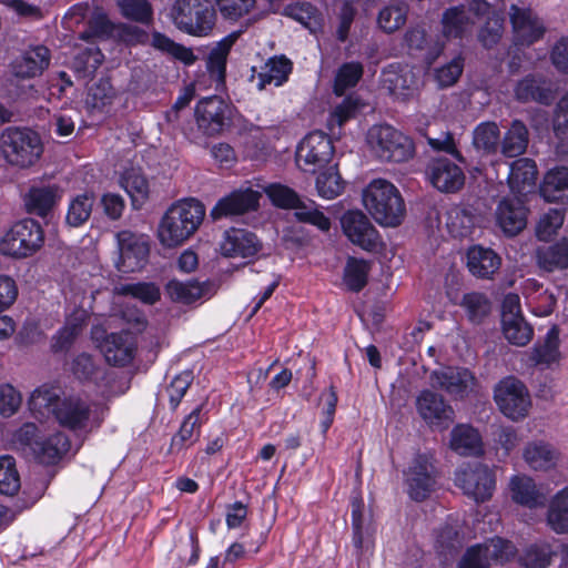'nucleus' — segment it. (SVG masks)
<instances>
[{"label":"nucleus","mask_w":568,"mask_h":568,"mask_svg":"<svg viewBox=\"0 0 568 568\" xmlns=\"http://www.w3.org/2000/svg\"><path fill=\"white\" fill-rule=\"evenodd\" d=\"M50 62L48 48L43 45L32 47L23 52L12 63V72L18 78H34L40 75Z\"/></svg>","instance_id":"nucleus-30"},{"label":"nucleus","mask_w":568,"mask_h":568,"mask_svg":"<svg viewBox=\"0 0 568 568\" xmlns=\"http://www.w3.org/2000/svg\"><path fill=\"white\" fill-rule=\"evenodd\" d=\"M151 45L156 50L168 53L186 65H191L195 61V55L190 48L175 43L173 40L160 32H154L152 34Z\"/></svg>","instance_id":"nucleus-50"},{"label":"nucleus","mask_w":568,"mask_h":568,"mask_svg":"<svg viewBox=\"0 0 568 568\" xmlns=\"http://www.w3.org/2000/svg\"><path fill=\"white\" fill-rule=\"evenodd\" d=\"M369 265L366 261L349 257L344 268L343 281L348 290L361 291L367 283Z\"/></svg>","instance_id":"nucleus-53"},{"label":"nucleus","mask_w":568,"mask_h":568,"mask_svg":"<svg viewBox=\"0 0 568 568\" xmlns=\"http://www.w3.org/2000/svg\"><path fill=\"white\" fill-rule=\"evenodd\" d=\"M84 311H81L74 318H69L65 325L58 332L52 339V349L61 352L67 349L82 332Z\"/></svg>","instance_id":"nucleus-57"},{"label":"nucleus","mask_w":568,"mask_h":568,"mask_svg":"<svg viewBox=\"0 0 568 568\" xmlns=\"http://www.w3.org/2000/svg\"><path fill=\"white\" fill-rule=\"evenodd\" d=\"M546 521L556 534L568 532V486L551 496L548 503Z\"/></svg>","instance_id":"nucleus-42"},{"label":"nucleus","mask_w":568,"mask_h":568,"mask_svg":"<svg viewBox=\"0 0 568 568\" xmlns=\"http://www.w3.org/2000/svg\"><path fill=\"white\" fill-rule=\"evenodd\" d=\"M382 82L395 98L407 99L412 97L419 85V70L408 65L390 64L382 74Z\"/></svg>","instance_id":"nucleus-20"},{"label":"nucleus","mask_w":568,"mask_h":568,"mask_svg":"<svg viewBox=\"0 0 568 568\" xmlns=\"http://www.w3.org/2000/svg\"><path fill=\"white\" fill-rule=\"evenodd\" d=\"M204 287L197 282L170 281L166 285V294L178 303L191 304L203 296Z\"/></svg>","instance_id":"nucleus-51"},{"label":"nucleus","mask_w":568,"mask_h":568,"mask_svg":"<svg viewBox=\"0 0 568 568\" xmlns=\"http://www.w3.org/2000/svg\"><path fill=\"white\" fill-rule=\"evenodd\" d=\"M118 6L126 19L141 23L152 20L153 10L148 0H118Z\"/></svg>","instance_id":"nucleus-60"},{"label":"nucleus","mask_w":568,"mask_h":568,"mask_svg":"<svg viewBox=\"0 0 568 568\" xmlns=\"http://www.w3.org/2000/svg\"><path fill=\"white\" fill-rule=\"evenodd\" d=\"M540 194L548 202L568 203V168L548 171L540 185Z\"/></svg>","instance_id":"nucleus-37"},{"label":"nucleus","mask_w":568,"mask_h":568,"mask_svg":"<svg viewBox=\"0 0 568 568\" xmlns=\"http://www.w3.org/2000/svg\"><path fill=\"white\" fill-rule=\"evenodd\" d=\"M363 203L373 219L384 226H397L405 217L398 189L385 179H375L363 191Z\"/></svg>","instance_id":"nucleus-5"},{"label":"nucleus","mask_w":568,"mask_h":568,"mask_svg":"<svg viewBox=\"0 0 568 568\" xmlns=\"http://www.w3.org/2000/svg\"><path fill=\"white\" fill-rule=\"evenodd\" d=\"M92 206L93 196L91 194L84 193L74 196L69 203L67 223L73 227L82 225L90 217Z\"/></svg>","instance_id":"nucleus-56"},{"label":"nucleus","mask_w":568,"mask_h":568,"mask_svg":"<svg viewBox=\"0 0 568 568\" xmlns=\"http://www.w3.org/2000/svg\"><path fill=\"white\" fill-rule=\"evenodd\" d=\"M116 98L115 90L108 79H100L88 92L85 103L88 108L108 113Z\"/></svg>","instance_id":"nucleus-46"},{"label":"nucleus","mask_w":568,"mask_h":568,"mask_svg":"<svg viewBox=\"0 0 568 568\" xmlns=\"http://www.w3.org/2000/svg\"><path fill=\"white\" fill-rule=\"evenodd\" d=\"M487 17L485 26L480 29L479 40L484 47L495 45L504 32V17L490 10L484 0H474L466 9L456 7L448 9L443 17V32L447 38H462L471 31L475 18Z\"/></svg>","instance_id":"nucleus-2"},{"label":"nucleus","mask_w":568,"mask_h":568,"mask_svg":"<svg viewBox=\"0 0 568 568\" xmlns=\"http://www.w3.org/2000/svg\"><path fill=\"white\" fill-rule=\"evenodd\" d=\"M44 244V232L39 222L23 219L16 222L0 237V253L16 260L34 255Z\"/></svg>","instance_id":"nucleus-7"},{"label":"nucleus","mask_w":568,"mask_h":568,"mask_svg":"<svg viewBox=\"0 0 568 568\" xmlns=\"http://www.w3.org/2000/svg\"><path fill=\"white\" fill-rule=\"evenodd\" d=\"M292 72V62L284 55L270 58L260 69L254 79L257 80L258 90H264L267 85H283Z\"/></svg>","instance_id":"nucleus-33"},{"label":"nucleus","mask_w":568,"mask_h":568,"mask_svg":"<svg viewBox=\"0 0 568 568\" xmlns=\"http://www.w3.org/2000/svg\"><path fill=\"white\" fill-rule=\"evenodd\" d=\"M537 265L547 273L568 268V237H562L549 246L539 247L536 252Z\"/></svg>","instance_id":"nucleus-35"},{"label":"nucleus","mask_w":568,"mask_h":568,"mask_svg":"<svg viewBox=\"0 0 568 568\" xmlns=\"http://www.w3.org/2000/svg\"><path fill=\"white\" fill-rule=\"evenodd\" d=\"M43 153L41 136L29 128L9 126L0 132V159L11 168L36 165Z\"/></svg>","instance_id":"nucleus-4"},{"label":"nucleus","mask_w":568,"mask_h":568,"mask_svg":"<svg viewBox=\"0 0 568 568\" xmlns=\"http://www.w3.org/2000/svg\"><path fill=\"white\" fill-rule=\"evenodd\" d=\"M515 546L496 537L481 545L470 547L459 562L458 568H488L491 562L504 564L514 558Z\"/></svg>","instance_id":"nucleus-14"},{"label":"nucleus","mask_w":568,"mask_h":568,"mask_svg":"<svg viewBox=\"0 0 568 568\" xmlns=\"http://www.w3.org/2000/svg\"><path fill=\"white\" fill-rule=\"evenodd\" d=\"M460 305L473 322L480 321L489 312V302L481 293L471 292L463 296Z\"/></svg>","instance_id":"nucleus-64"},{"label":"nucleus","mask_w":568,"mask_h":568,"mask_svg":"<svg viewBox=\"0 0 568 568\" xmlns=\"http://www.w3.org/2000/svg\"><path fill=\"white\" fill-rule=\"evenodd\" d=\"M405 480L408 494L413 499L427 498L436 485V470L432 456L417 454L405 470Z\"/></svg>","instance_id":"nucleus-15"},{"label":"nucleus","mask_w":568,"mask_h":568,"mask_svg":"<svg viewBox=\"0 0 568 568\" xmlns=\"http://www.w3.org/2000/svg\"><path fill=\"white\" fill-rule=\"evenodd\" d=\"M220 247L224 256L246 258L257 254L261 243L252 232L231 229L224 233Z\"/></svg>","instance_id":"nucleus-23"},{"label":"nucleus","mask_w":568,"mask_h":568,"mask_svg":"<svg viewBox=\"0 0 568 568\" xmlns=\"http://www.w3.org/2000/svg\"><path fill=\"white\" fill-rule=\"evenodd\" d=\"M559 344V329L554 326L547 332L544 342L537 344L531 351L529 357L530 362L535 366H540L542 368L558 364L561 359Z\"/></svg>","instance_id":"nucleus-39"},{"label":"nucleus","mask_w":568,"mask_h":568,"mask_svg":"<svg viewBox=\"0 0 568 568\" xmlns=\"http://www.w3.org/2000/svg\"><path fill=\"white\" fill-rule=\"evenodd\" d=\"M29 407L39 416L52 413L61 426L80 437L98 429L105 415L103 407L90 406L79 396L60 398L58 390L48 386L39 387L31 394Z\"/></svg>","instance_id":"nucleus-1"},{"label":"nucleus","mask_w":568,"mask_h":568,"mask_svg":"<svg viewBox=\"0 0 568 568\" xmlns=\"http://www.w3.org/2000/svg\"><path fill=\"white\" fill-rule=\"evenodd\" d=\"M359 109V103L353 97H347L343 102L336 105L329 114L327 120V128L331 134H336V129H341L342 125L355 115Z\"/></svg>","instance_id":"nucleus-59"},{"label":"nucleus","mask_w":568,"mask_h":568,"mask_svg":"<svg viewBox=\"0 0 568 568\" xmlns=\"http://www.w3.org/2000/svg\"><path fill=\"white\" fill-rule=\"evenodd\" d=\"M555 552L547 542H536L528 546L519 557L525 568H547L552 560Z\"/></svg>","instance_id":"nucleus-52"},{"label":"nucleus","mask_w":568,"mask_h":568,"mask_svg":"<svg viewBox=\"0 0 568 568\" xmlns=\"http://www.w3.org/2000/svg\"><path fill=\"white\" fill-rule=\"evenodd\" d=\"M21 487L16 460L9 455L0 456V494L12 496Z\"/></svg>","instance_id":"nucleus-55"},{"label":"nucleus","mask_w":568,"mask_h":568,"mask_svg":"<svg viewBox=\"0 0 568 568\" xmlns=\"http://www.w3.org/2000/svg\"><path fill=\"white\" fill-rule=\"evenodd\" d=\"M204 216L205 207L194 199L172 204L159 223L160 243L170 248L183 244L200 227Z\"/></svg>","instance_id":"nucleus-3"},{"label":"nucleus","mask_w":568,"mask_h":568,"mask_svg":"<svg viewBox=\"0 0 568 568\" xmlns=\"http://www.w3.org/2000/svg\"><path fill=\"white\" fill-rule=\"evenodd\" d=\"M239 34L236 32L229 34L222 39L211 50L207 60V71L211 80L214 82L216 89L224 82L226 57L235 43Z\"/></svg>","instance_id":"nucleus-41"},{"label":"nucleus","mask_w":568,"mask_h":568,"mask_svg":"<svg viewBox=\"0 0 568 568\" xmlns=\"http://www.w3.org/2000/svg\"><path fill=\"white\" fill-rule=\"evenodd\" d=\"M455 485L476 503L485 501L493 496L496 479L493 470L483 464H466L455 474Z\"/></svg>","instance_id":"nucleus-11"},{"label":"nucleus","mask_w":568,"mask_h":568,"mask_svg":"<svg viewBox=\"0 0 568 568\" xmlns=\"http://www.w3.org/2000/svg\"><path fill=\"white\" fill-rule=\"evenodd\" d=\"M341 223L344 234L362 248L375 251L382 245L378 232L364 213L348 211L343 215Z\"/></svg>","instance_id":"nucleus-17"},{"label":"nucleus","mask_w":568,"mask_h":568,"mask_svg":"<svg viewBox=\"0 0 568 568\" xmlns=\"http://www.w3.org/2000/svg\"><path fill=\"white\" fill-rule=\"evenodd\" d=\"M559 291V288L550 290L544 287V285L535 278H527L523 283V294L531 312L540 317L548 316L552 313Z\"/></svg>","instance_id":"nucleus-25"},{"label":"nucleus","mask_w":568,"mask_h":568,"mask_svg":"<svg viewBox=\"0 0 568 568\" xmlns=\"http://www.w3.org/2000/svg\"><path fill=\"white\" fill-rule=\"evenodd\" d=\"M230 115V105L219 97L202 99L195 108V120L199 131L206 136H214L221 133Z\"/></svg>","instance_id":"nucleus-16"},{"label":"nucleus","mask_w":568,"mask_h":568,"mask_svg":"<svg viewBox=\"0 0 568 568\" xmlns=\"http://www.w3.org/2000/svg\"><path fill=\"white\" fill-rule=\"evenodd\" d=\"M216 12L229 23L247 17L256 7V0H214Z\"/></svg>","instance_id":"nucleus-48"},{"label":"nucleus","mask_w":568,"mask_h":568,"mask_svg":"<svg viewBox=\"0 0 568 568\" xmlns=\"http://www.w3.org/2000/svg\"><path fill=\"white\" fill-rule=\"evenodd\" d=\"M38 427L32 423L22 425L12 437V444L24 452L29 450L43 464H54L70 449V440L62 432L39 437Z\"/></svg>","instance_id":"nucleus-6"},{"label":"nucleus","mask_w":568,"mask_h":568,"mask_svg":"<svg viewBox=\"0 0 568 568\" xmlns=\"http://www.w3.org/2000/svg\"><path fill=\"white\" fill-rule=\"evenodd\" d=\"M508 486L514 503L530 509L545 505L546 494L540 490L531 477L527 475H514Z\"/></svg>","instance_id":"nucleus-27"},{"label":"nucleus","mask_w":568,"mask_h":568,"mask_svg":"<svg viewBox=\"0 0 568 568\" xmlns=\"http://www.w3.org/2000/svg\"><path fill=\"white\" fill-rule=\"evenodd\" d=\"M407 6L398 3L384 8L378 16V26L386 32L398 30L406 22Z\"/></svg>","instance_id":"nucleus-61"},{"label":"nucleus","mask_w":568,"mask_h":568,"mask_svg":"<svg viewBox=\"0 0 568 568\" xmlns=\"http://www.w3.org/2000/svg\"><path fill=\"white\" fill-rule=\"evenodd\" d=\"M528 145V131L526 125L515 120L505 133L501 142V153L508 158L523 154Z\"/></svg>","instance_id":"nucleus-44"},{"label":"nucleus","mask_w":568,"mask_h":568,"mask_svg":"<svg viewBox=\"0 0 568 568\" xmlns=\"http://www.w3.org/2000/svg\"><path fill=\"white\" fill-rule=\"evenodd\" d=\"M537 179V166L535 162L527 158L514 161L509 168L508 184L513 194L520 197L529 193Z\"/></svg>","instance_id":"nucleus-31"},{"label":"nucleus","mask_w":568,"mask_h":568,"mask_svg":"<svg viewBox=\"0 0 568 568\" xmlns=\"http://www.w3.org/2000/svg\"><path fill=\"white\" fill-rule=\"evenodd\" d=\"M99 348L109 364L124 366L133 358L135 342L133 335L128 332L113 333L99 344Z\"/></svg>","instance_id":"nucleus-24"},{"label":"nucleus","mask_w":568,"mask_h":568,"mask_svg":"<svg viewBox=\"0 0 568 568\" xmlns=\"http://www.w3.org/2000/svg\"><path fill=\"white\" fill-rule=\"evenodd\" d=\"M510 21L515 45L528 47L545 34L544 22L530 9L511 6Z\"/></svg>","instance_id":"nucleus-18"},{"label":"nucleus","mask_w":568,"mask_h":568,"mask_svg":"<svg viewBox=\"0 0 568 568\" xmlns=\"http://www.w3.org/2000/svg\"><path fill=\"white\" fill-rule=\"evenodd\" d=\"M523 457L534 470H548L557 465L558 452L548 443L536 440L527 444Z\"/></svg>","instance_id":"nucleus-40"},{"label":"nucleus","mask_w":568,"mask_h":568,"mask_svg":"<svg viewBox=\"0 0 568 568\" xmlns=\"http://www.w3.org/2000/svg\"><path fill=\"white\" fill-rule=\"evenodd\" d=\"M494 399L500 412L513 420L525 418L531 406L527 387L511 376L501 379L496 385Z\"/></svg>","instance_id":"nucleus-12"},{"label":"nucleus","mask_w":568,"mask_h":568,"mask_svg":"<svg viewBox=\"0 0 568 568\" xmlns=\"http://www.w3.org/2000/svg\"><path fill=\"white\" fill-rule=\"evenodd\" d=\"M449 447L462 456H479L484 452L480 434L468 424H458L453 428Z\"/></svg>","instance_id":"nucleus-32"},{"label":"nucleus","mask_w":568,"mask_h":568,"mask_svg":"<svg viewBox=\"0 0 568 568\" xmlns=\"http://www.w3.org/2000/svg\"><path fill=\"white\" fill-rule=\"evenodd\" d=\"M432 184L442 192H455L465 181L462 169L448 159H438L429 168Z\"/></svg>","instance_id":"nucleus-28"},{"label":"nucleus","mask_w":568,"mask_h":568,"mask_svg":"<svg viewBox=\"0 0 568 568\" xmlns=\"http://www.w3.org/2000/svg\"><path fill=\"white\" fill-rule=\"evenodd\" d=\"M120 185L130 196L133 207L140 209L149 199V181L140 169L130 168L120 176Z\"/></svg>","instance_id":"nucleus-38"},{"label":"nucleus","mask_w":568,"mask_h":568,"mask_svg":"<svg viewBox=\"0 0 568 568\" xmlns=\"http://www.w3.org/2000/svg\"><path fill=\"white\" fill-rule=\"evenodd\" d=\"M363 74V65L359 62H347L339 67L337 70L334 92L337 95L344 94V92L356 85Z\"/></svg>","instance_id":"nucleus-58"},{"label":"nucleus","mask_w":568,"mask_h":568,"mask_svg":"<svg viewBox=\"0 0 568 568\" xmlns=\"http://www.w3.org/2000/svg\"><path fill=\"white\" fill-rule=\"evenodd\" d=\"M496 221L503 232L516 235L525 229L527 223V209L520 197L504 199L497 206Z\"/></svg>","instance_id":"nucleus-26"},{"label":"nucleus","mask_w":568,"mask_h":568,"mask_svg":"<svg viewBox=\"0 0 568 568\" xmlns=\"http://www.w3.org/2000/svg\"><path fill=\"white\" fill-rule=\"evenodd\" d=\"M171 17L179 30L195 37H209L216 23V11L207 0H176Z\"/></svg>","instance_id":"nucleus-8"},{"label":"nucleus","mask_w":568,"mask_h":568,"mask_svg":"<svg viewBox=\"0 0 568 568\" xmlns=\"http://www.w3.org/2000/svg\"><path fill=\"white\" fill-rule=\"evenodd\" d=\"M556 89L550 81L527 77L521 80L515 90L516 97L520 101H537L542 104H549L555 98Z\"/></svg>","instance_id":"nucleus-36"},{"label":"nucleus","mask_w":568,"mask_h":568,"mask_svg":"<svg viewBox=\"0 0 568 568\" xmlns=\"http://www.w3.org/2000/svg\"><path fill=\"white\" fill-rule=\"evenodd\" d=\"M63 190L58 184L32 186L26 196V206L30 213L45 216L62 199Z\"/></svg>","instance_id":"nucleus-29"},{"label":"nucleus","mask_w":568,"mask_h":568,"mask_svg":"<svg viewBox=\"0 0 568 568\" xmlns=\"http://www.w3.org/2000/svg\"><path fill=\"white\" fill-rule=\"evenodd\" d=\"M333 153L331 138L322 131H313L300 142L296 163L303 171L314 173L329 162Z\"/></svg>","instance_id":"nucleus-13"},{"label":"nucleus","mask_w":568,"mask_h":568,"mask_svg":"<svg viewBox=\"0 0 568 568\" xmlns=\"http://www.w3.org/2000/svg\"><path fill=\"white\" fill-rule=\"evenodd\" d=\"M282 14L297 21L312 33L317 32L324 21L318 9L307 1H296L285 6Z\"/></svg>","instance_id":"nucleus-43"},{"label":"nucleus","mask_w":568,"mask_h":568,"mask_svg":"<svg viewBox=\"0 0 568 568\" xmlns=\"http://www.w3.org/2000/svg\"><path fill=\"white\" fill-rule=\"evenodd\" d=\"M366 140L371 153L381 161L404 162L414 154L413 141L387 124L372 126Z\"/></svg>","instance_id":"nucleus-9"},{"label":"nucleus","mask_w":568,"mask_h":568,"mask_svg":"<svg viewBox=\"0 0 568 568\" xmlns=\"http://www.w3.org/2000/svg\"><path fill=\"white\" fill-rule=\"evenodd\" d=\"M446 226L455 237H465L471 234L475 217L463 207H453L447 212Z\"/></svg>","instance_id":"nucleus-54"},{"label":"nucleus","mask_w":568,"mask_h":568,"mask_svg":"<svg viewBox=\"0 0 568 568\" xmlns=\"http://www.w3.org/2000/svg\"><path fill=\"white\" fill-rule=\"evenodd\" d=\"M564 213L560 210L551 209L544 213L536 226V235L540 241L550 240L562 226Z\"/></svg>","instance_id":"nucleus-63"},{"label":"nucleus","mask_w":568,"mask_h":568,"mask_svg":"<svg viewBox=\"0 0 568 568\" xmlns=\"http://www.w3.org/2000/svg\"><path fill=\"white\" fill-rule=\"evenodd\" d=\"M202 423V406L194 408L183 420L178 434L172 438V449L191 445L199 436Z\"/></svg>","instance_id":"nucleus-47"},{"label":"nucleus","mask_w":568,"mask_h":568,"mask_svg":"<svg viewBox=\"0 0 568 568\" xmlns=\"http://www.w3.org/2000/svg\"><path fill=\"white\" fill-rule=\"evenodd\" d=\"M261 193L251 187L240 189L221 199L211 211L214 220L239 215L255 210L258 205Z\"/></svg>","instance_id":"nucleus-22"},{"label":"nucleus","mask_w":568,"mask_h":568,"mask_svg":"<svg viewBox=\"0 0 568 568\" xmlns=\"http://www.w3.org/2000/svg\"><path fill=\"white\" fill-rule=\"evenodd\" d=\"M420 416L433 427L446 429L453 423L454 410L444 399L429 390H424L417 398Z\"/></svg>","instance_id":"nucleus-21"},{"label":"nucleus","mask_w":568,"mask_h":568,"mask_svg":"<svg viewBox=\"0 0 568 568\" xmlns=\"http://www.w3.org/2000/svg\"><path fill=\"white\" fill-rule=\"evenodd\" d=\"M430 384L453 397L463 398L474 390L475 377L466 368L443 367L430 374Z\"/></svg>","instance_id":"nucleus-19"},{"label":"nucleus","mask_w":568,"mask_h":568,"mask_svg":"<svg viewBox=\"0 0 568 568\" xmlns=\"http://www.w3.org/2000/svg\"><path fill=\"white\" fill-rule=\"evenodd\" d=\"M510 317L511 318L506 317V320H501L503 334L510 344L525 346L532 338V327L524 320L523 316Z\"/></svg>","instance_id":"nucleus-49"},{"label":"nucleus","mask_w":568,"mask_h":568,"mask_svg":"<svg viewBox=\"0 0 568 568\" xmlns=\"http://www.w3.org/2000/svg\"><path fill=\"white\" fill-rule=\"evenodd\" d=\"M116 257L114 266L120 273H133L141 271L149 261L150 239L143 233L130 230L115 234Z\"/></svg>","instance_id":"nucleus-10"},{"label":"nucleus","mask_w":568,"mask_h":568,"mask_svg":"<svg viewBox=\"0 0 568 568\" xmlns=\"http://www.w3.org/2000/svg\"><path fill=\"white\" fill-rule=\"evenodd\" d=\"M316 189L318 192V195L323 199H334L338 196L343 189L344 183L338 174L334 169H329L325 172H322L317 179H316Z\"/></svg>","instance_id":"nucleus-62"},{"label":"nucleus","mask_w":568,"mask_h":568,"mask_svg":"<svg viewBox=\"0 0 568 568\" xmlns=\"http://www.w3.org/2000/svg\"><path fill=\"white\" fill-rule=\"evenodd\" d=\"M500 257L490 248L473 246L467 252V266L469 272L483 278H489L500 267Z\"/></svg>","instance_id":"nucleus-34"},{"label":"nucleus","mask_w":568,"mask_h":568,"mask_svg":"<svg viewBox=\"0 0 568 568\" xmlns=\"http://www.w3.org/2000/svg\"><path fill=\"white\" fill-rule=\"evenodd\" d=\"M473 145L486 154L495 153L500 145V130L497 123H479L473 132Z\"/></svg>","instance_id":"nucleus-45"}]
</instances>
